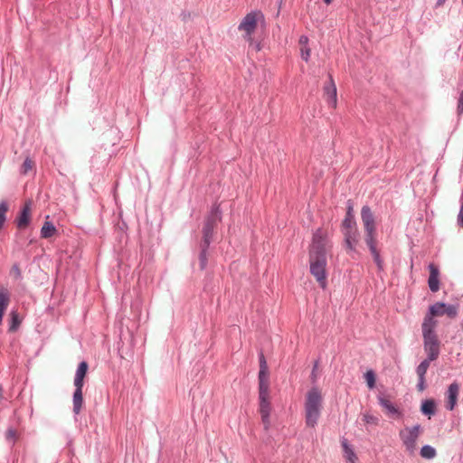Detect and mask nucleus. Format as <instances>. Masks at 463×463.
Segmentation results:
<instances>
[{
    "mask_svg": "<svg viewBox=\"0 0 463 463\" xmlns=\"http://www.w3.org/2000/svg\"><path fill=\"white\" fill-rule=\"evenodd\" d=\"M330 247L327 232L321 228L317 229L313 233L308 260L310 273L322 288H326L327 285L326 252Z\"/></svg>",
    "mask_w": 463,
    "mask_h": 463,
    "instance_id": "f257e3e1",
    "label": "nucleus"
},
{
    "mask_svg": "<svg viewBox=\"0 0 463 463\" xmlns=\"http://www.w3.org/2000/svg\"><path fill=\"white\" fill-rule=\"evenodd\" d=\"M298 43H299L300 47L307 46V44H308V38L307 36H305V35L300 36V38L298 40Z\"/></svg>",
    "mask_w": 463,
    "mask_h": 463,
    "instance_id": "c9c22d12",
    "label": "nucleus"
},
{
    "mask_svg": "<svg viewBox=\"0 0 463 463\" xmlns=\"http://www.w3.org/2000/svg\"><path fill=\"white\" fill-rule=\"evenodd\" d=\"M10 318H11V321H10L9 331L15 332L21 324V319L19 318V315H18L17 311H12L10 313Z\"/></svg>",
    "mask_w": 463,
    "mask_h": 463,
    "instance_id": "4be33fe9",
    "label": "nucleus"
},
{
    "mask_svg": "<svg viewBox=\"0 0 463 463\" xmlns=\"http://www.w3.org/2000/svg\"><path fill=\"white\" fill-rule=\"evenodd\" d=\"M459 388L460 386L458 383H452L448 388L446 408L449 411H452L457 404Z\"/></svg>",
    "mask_w": 463,
    "mask_h": 463,
    "instance_id": "ddd939ff",
    "label": "nucleus"
},
{
    "mask_svg": "<svg viewBox=\"0 0 463 463\" xmlns=\"http://www.w3.org/2000/svg\"><path fill=\"white\" fill-rule=\"evenodd\" d=\"M56 232L57 230L55 226L52 222L46 221L41 229V236L42 238L48 239L53 236Z\"/></svg>",
    "mask_w": 463,
    "mask_h": 463,
    "instance_id": "6ab92c4d",
    "label": "nucleus"
},
{
    "mask_svg": "<svg viewBox=\"0 0 463 463\" xmlns=\"http://www.w3.org/2000/svg\"><path fill=\"white\" fill-rule=\"evenodd\" d=\"M34 166V162L31 158L27 157L22 165L21 173L23 175H27L30 171L33 170Z\"/></svg>",
    "mask_w": 463,
    "mask_h": 463,
    "instance_id": "a878e982",
    "label": "nucleus"
},
{
    "mask_svg": "<svg viewBox=\"0 0 463 463\" xmlns=\"http://www.w3.org/2000/svg\"><path fill=\"white\" fill-rule=\"evenodd\" d=\"M5 438L6 439L10 441H14L17 438V431L14 429H8L5 432Z\"/></svg>",
    "mask_w": 463,
    "mask_h": 463,
    "instance_id": "2f4dec72",
    "label": "nucleus"
},
{
    "mask_svg": "<svg viewBox=\"0 0 463 463\" xmlns=\"http://www.w3.org/2000/svg\"><path fill=\"white\" fill-rule=\"evenodd\" d=\"M422 335L424 341V350L430 361H434L439 357L440 343L435 333L432 324L422 323Z\"/></svg>",
    "mask_w": 463,
    "mask_h": 463,
    "instance_id": "20e7f679",
    "label": "nucleus"
},
{
    "mask_svg": "<svg viewBox=\"0 0 463 463\" xmlns=\"http://www.w3.org/2000/svg\"><path fill=\"white\" fill-rule=\"evenodd\" d=\"M10 303V294L7 289L0 288V325H2L3 317L5 310Z\"/></svg>",
    "mask_w": 463,
    "mask_h": 463,
    "instance_id": "dca6fc26",
    "label": "nucleus"
},
{
    "mask_svg": "<svg viewBox=\"0 0 463 463\" xmlns=\"http://www.w3.org/2000/svg\"><path fill=\"white\" fill-rule=\"evenodd\" d=\"M208 248H205V245L202 244V251L200 254V265L201 269H203L207 263V256H206V250Z\"/></svg>",
    "mask_w": 463,
    "mask_h": 463,
    "instance_id": "c756f323",
    "label": "nucleus"
},
{
    "mask_svg": "<svg viewBox=\"0 0 463 463\" xmlns=\"http://www.w3.org/2000/svg\"><path fill=\"white\" fill-rule=\"evenodd\" d=\"M421 411L426 415H432L435 412V403L432 400L425 401L421 405Z\"/></svg>",
    "mask_w": 463,
    "mask_h": 463,
    "instance_id": "b1692460",
    "label": "nucleus"
},
{
    "mask_svg": "<svg viewBox=\"0 0 463 463\" xmlns=\"http://www.w3.org/2000/svg\"><path fill=\"white\" fill-rule=\"evenodd\" d=\"M345 238V243L348 250H354L359 241V232L356 229L342 231Z\"/></svg>",
    "mask_w": 463,
    "mask_h": 463,
    "instance_id": "4468645a",
    "label": "nucleus"
},
{
    "mask_svg": "<svg viewBox=\"0 0 463 463\" xmlns=\"http://www.w3.org/2000/svg\"><path fill=\"white\" fill-rule=\"evenodd\" d=\"M364 379L366 381L367 386L370 389L374 388V386H375V374H374L373 371L368 370L364 373Z\"/></svg>",
    "mask_w": 463,
    "mask_h": 463,
    "instance_id": "bb28decb",
    "label": "nucleus"
},
{
    "mask_svg": "<svg viewBox=\"0 0 463 463\" xmlns=\"http://www.w3.org/2000/svg\"><path fill=\"white\" fill-rule=\"evenodd\" d=\"M89 365L86 362L80 363L75 377H74V385L75 387L83 388L84 385V378L87 375Z\"/></svg>",
    "mask_w": 463,
    "mask_h": 463,
    "instance_id": "2eb2a0df",
    "label": "nucleus"
},
{
    "mask_svg": "<svg viewBox=\"0 0 463 463\" xmlns=\"http://www.w3.org/2000/svg\"><path fill=\"white\" fill-rule=\"evenodd\" d=\"M363 420L366 424L377 425L379 423L378 417L367 412L363 415Z\"/></svg>",
    "mask_w": 463,
    "mask_h": 463,
    "instance_id": "cd10ccee",
    "label": "nucleus"
},
{
    "mask_svg": "<svg viewBox=\"0 0 463 463\" xmlns=\"http://www.w3.org/2000/svg\"><path fill=\"white\" fill-rule=\"evenodd\" d=\"M458 314V307L454 305H447L442 302H437L431 305L429 308V313L425 316L423 323L432 324L433 327L437 326L436 317H442L446 315L449 318H454Z\"/></svg>",
    "mask_w": 463,
    "mask_h": 463,
    "instance_id": "423d86ee",
    "label": "nucleus"
},
{
    "mask_svg": "<svg viewBox=\"0 0 463 463\" xmlns=\"http://www.w3.org/2000/svg\"><path fill=\"white\" fill-rule=\"evenodd\" d=\"M379 403L388 414H396L399 412L398 409L385 398L379 397Z\"/></svg>",
    "mask_w": 463,
    "mask_h": 463,
    "instance_id": "412c9836",
    "label": "nucleus"
},
{
    "mask_svg": "<svg viewBox=\"0 0 463 463\" xmlns=\"http://www.w3.org/2000/svg\"><path fill=\"white\" fill-rule=\"evenodd\" d=\"M430 276L428 279V285L431 292H437L439 290V278L440 271L434 263L429 265Z\"/></svg>",
    "mask_w": 463,
    "mask_h": 463,
    "instance_id": "9b49d317",
    "label": "nucleus"
},
{
    "mask_svg": "<svg viewBox=\"0 0 463 463\" xmlns=\"http://www.w3.org/2000/svg\"><path fill=\"white\" fill-rule=\"evenodd\" d=\"M13 269L14 270V273L19 274V269L17 267H14Z\"/></svg>",
    "mask_w": 463,
    "mask_h": 463,
    "instance_id": "ea45409f",
    "label": "nucleus"
},
{
    "mask_svg": "<svg viewBox=\"0 0 463 463\" xmlns=\"http://www.w3.org/2000/svg\"><path fill=\"white\" fill-rule=\"evenodd\" d=\"M458 222L460 226L463 227V212L459 211L458 216Z\"/></svg>",
    "mask_w": 463,
    "mask_h": 463,
    "instance_id": "4c0bfd02",
    "label": "nucleus"
},
{
    "mask_svg": "<svg viewBox=\"0 0 463 463\" xmlns=\"http://www.w3.org/2000/svg\"><path fill=\"white\" fill-rule=\"evenodd\" d=\"M457 111H458V115L463 114V90L461 91L459 99H458Z\"/></svg>",
    "mask_w": 463,
    "mask_h": 463,
    "instance_id": "473e14b6",
    "label": "nucleus"
},
{
    "mask_svg": "<svg viewBox=\"0 0 463 463\" xmlns=\"http://www.w3.org/2000/svg\"><path fill=\"white\" fill-rule=\"evenodd\" d=\"M300 52H301L302 59L306 61H308L310 54H311L310 48L308 46H302V47H300Z\"/></svg>",
    "mask_w": 463,
    "mask_h": 463,
    "instance_id": "7c9ffc66",
    "label": "nucleus"
},
{
    "mask_svg": "<svg viewBox=\"0 0 463 463\" xmlns=\"http://www.w3.org/2000/svg\"><path fill=\"white\" fill-rule=\"evenodd\" d=\"M219 218V210L218 207H216L212 212V215L207 219L203 229V240L202 244L205 245V248H208L211 243L213 229Z\"/></svg>",
    "mask_w": 463,
    "mask_h": 463,
    "instance_id": "6e6552de",
    "label": "nucleus"
},
{
    "mask_svg": "<svg viewBox=\"0 0 463 463\" xmlns=\"http://www.w3.org/2000/svg\"><path fill=\"white\" fill-rule=\"evenodd\" d=\"M345 219L354 220V216L353 214V206L351 204L347 208V212H346V215H345Z\"/></svg>",
    "mask_w": 463,
    "mask_h": 463,
    "instance_id": "f704fd0d",
    "label": "nucleus"
},
{
    "mask_svg": "<svg viewBox=\"0 0 463 463\" xmlns=\"http://www.w3.org/2000/svg\"><path fill=\"white\" fill-rule=\"evenodd\" d=\"M446 0H438L437 6H440L445 3Z\"/></svg>",
    "mask_w": 463,
    "mask_h": 463,
    "instance_id": "58836bf2",
    "label": "nucleus"
},
{
    "mask_svg": "<svg viewBox=\"0 0 463 463\" xmlns=\"http://www.w3.org/2000/svg\"><path fill=\"white\" fill-rule=\"evenodd\" d=\"M418 390L422 392L425 389V378H419Z\"/></svg>",
    "mask_w": 463,
    "mask_h": 463,
    "instance_id": "e433bc0d",
    "label": "nucleus"
},
{
    "mask_svg": "<svg viewBox=\"0 0 463 463\" xmlns=\"http://www.w3.org/2000/svg\"><path fill=\"white\" fill-rule=\"evenodd\" d=\"M75 392L73 393V412L75 414H79L81 411L83 405V395H82V388L75 387Z\"/></svg>",
    "mask_w": 463,
    "mask_h": 463,
    "instance_id": "f3484780",
    "label": "nucleus"
},
{
    "mask_svg": "<svg viewBox=\"0 0 463 463\" xmlns=\"http://www.w3.org/2000/svg\"><path fill=\"white\" fill-rule=\"evenodd\" d=\"M323 408V393L318 387H312L306 394L304 411L307 427L315 428Z\"/></svg>",
    "mask_w": 463,
    "mask_h": 463,
    "instance_id": "7ed1b4c3",
    "label": "nucleus"
},
{
    "mask_svg": "<svg viewBox=\"0 0 463 463\" xmlns=\"http://www.w3.org/2000/svg\"><path fill=\"white\" fill-rule=\"evenodd\" d=\"M420 456L427 459H431L436 456V449L430 445H425L420 449Z\"/></svg>",
    "mask_w": 463,
    "mask_h": 463,
    "instance_id": "5701e85b",
    "label": "nucleus"
},
{
    "mask_svg": "<svg viewBox=\"0 0 463 463\" xmlns=\"http://www.w3.org/2000/svg\"><path fill=\"white\" fill-rule=\"evenodd\" d=\"M421 433L420 425H415L413 427H406L402 430L399 433L400 438L406 448V450L410 453H413L417 447V439Z\"/></svg>",
    "mask_w": 463,
    "mask_h": 463,
    "instance_id": "0eeeda50",
    "label": "nucleus"
},
{
    "mask_svg": "<svg viewBox=\"0 0 463 463\" xmlns=\"http://www.w3.org/2000/svg\"><path fill=\"white\" fill-rule=\"evenodd\" d=\"M269 392V371L260 370L259 372V393Z\"/></svg>",
    "mask_w": 463,
    "mask_h": 463,
    "instance_id": "a211bd4d",
    "label": "nucleus"
},
{
    "mask_svg": "<svg viewBox=\"0 0 463 463\" xmlns=\"http://www.w3.org/2000/svg\"><path fill=\"white\" fill-rule=\"evenodd\" d=\"M260 370H268L267 363L262 354L260 357Z\"/></svg>",
    "mask_w": 463,
    "mask_h": 463,
    "instance_id": "72a5a7b5",
    "label": "nucleus"
},
{
    "mask_svg": "<svg viewBox=\"0 0 463 463\" xmlns=\"http://www.w3.org/2000/svg\"><path fill=\"white\" fill-rule=\"evenodd\" d=\"M32 215V203L28 201L24 203L18 216L16 217L15 223L19 230H24L28 227L31 222Z\"/></svg>",
    "mask_w": 463,
    "mask_h": 463,
    "instance_id": "9d476101",
    "label": "nucleus"
},
{
    "mask_svg": "<svg viewBox=\"0 0 463 463\" xmlns=\"http://www.w3.org/2000/svg\"><path fill=\"white\" fill-rule=\"evenodd\" d=\"M260 398V413L261 415V420L264 424L265 430H268L270 425L269 414H270V404L269 402V392L259 393Z\"/></svg>",
    "mask_w": 463,
    "mask_h": 463,
    "instance_id": "1a4fd4ad",
    "label": "nucleus"
},
{
    "mask_svg": "<svg viewBox=\"0 0 463 463\" xmlns=\"http://www.w3.org/2000/svg\"><path fill=\"white\" fill-rule=\"evenodd\" d=\"M264 20V16L260 11H253L247 14L240 23L238 29L243 33V38L252 43V34L255 33L259 22Z\"/></svg>",
    "mask_w": 463,
    "mask_h": 463,
    "instance_id": "39448f33",
    "label": "nucleus"
},
{
    "mask_svg": "<svg viewBox=\"0 0 463 463\" xmlns=\"http://www.w3.org/2000/svg\"><path fill=\"white\" fill-rule=\"evenodd\" d=\"M324 97H325L328 106H330L333 109L336 108V103H337L336 87H335L331 76H330L329 84L324 87Z\"/></svg>",
    "mask_w": 463,
    "mask_h": 463,
    "instance_id": "f8f14e48",
    "label": "nucleus"
},
{
    "mask_svg": "<svg viewBox=\"0 0 463 463\" xmlns=\"http://www.w3.org/2000/svg\"><path fill=\"white\" fill-rule=\"evenodd\" d=\"M361 219L364 224L365 232V242L373 257L374 262L377 267L383 269V260L380 257V252L377 249V233L376 225L373 213L371 208L367 205L364 206L361 210Z\"/></svg>",
    "mask_w": 463,
    "mask_h": 463,
    "instance_id": "f03ea898",
    "label": "nucleus"
},
{
    "mask_svg": "<svg viewBox=\"0 0 463 463\" xmlns=\"http://www.w3.org/2000/svg\"><path fill=\"white\" fill-rule=\"evenodd\" d=\"M333 0H324V2L326 4V5H330L332 3Z\"/></svg>",
    "mask_w": 463,
    "mask_h": 463,
    "instance_id": "a19ab883",
    "label": "nucleus"
},
{
    "mask_svg": "<svg viewBox=\"0 0 463 463\" xmlns=\"http://www.w3.org/2000/svg\"><path fill=\"white\" fill-rule=\"evenodd\" d=\"M356 228L357 227H356L355 220L344 219L343 223H342V231L356 229Z\"/></svg>",
    "mask_w": 463,
    "mask_h": 463,
    "instance_id": "c85d7f7f",
    "label": "nucleus"
},
{
    "mask_svg": "<svg viewBox=\"0 0 463 463\" xmlns=\"http://www.w3.org/2000/svg\"><path fill=\"white\" fill-rule=\"evenodd\" d=\"M342 447L344 449L345 459L349 463H355L357 460V457L345 439L342 441Z\"/></svg>",
    "mask_w": 463,
    "mask_h": 463,
    "instance_id": "aec40b11",
    "label": "nucleus"
},
{
    "mask_svg": "<svg viewBox=\"0 0 463 463\" xmlns=\"http://www.w3.org/2000/svg\"><path fill=\"white\" fill-rule=\"evenodd\" d=\"M430 360L428 359H425L424 361H422L417 367V374L419 376V378H425V374L428 371V368L430 367Z\"/></svg>",
    "mask_w": 463,
    "mask_h": 463,
    "instance_id": "393cba45",
    "label": "nucleus"
}]
</instances>
